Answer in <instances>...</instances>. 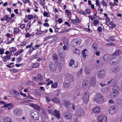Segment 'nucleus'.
<instances>
[{"label":"nucleus","mask_w":122,"mask_h":122,"mask_svg":"<svg viewBox=\"0 0 122 122\" xmlns=\"http://www.w3.org/2000/svg\"><path fill=\"white\" fill-rule=\"evenodd\" d=\"M87 50L86 49H84L82 51V56L83 57H84L86 56V53Z\"/></svg>","instance_id":"nucleus-30"},{"label":"nucleus","mask_w":122,"mask_h":122,"mask_svg":"<svg viewBox=\"0 0 122 122\" xmlns=\"http://www.w3.org/2000/svg\"><path fill=\"white\" fill-rule=\"evenodd\" d=\"M92 47L95 50H97V44L96 43H93L92 45Z\"/></svg>","instance_id":"nucleus-34"},{"label":"nucleus","mask_w":122,"mask_h":122,"mask_svg":"<svg viewBox=\"0 0 122 122\" xmlns=\"http://www.w3.org/2000/svg\"><path fill=\"white\" fill-rule=\"evenodd\" d=\"M89 96V93L88 92L86 91L84 92L83 95V102L84 103H87Z\"/></svg>","instance_id":"nucleus-2"},{"label":"nucleus","mask_w":122,"mask_h":122,"mask_svg":"<svg viewBox=\"0 0 122 122\" xmlns=\"http://www.w3.org/2000/svg\"><path fill=\"white\" fill-rule=\"evenodd\" d=\"M49 67L50 69L52 71H55L56 69V66L55 64L51 63L50 64Z\"/></svg>","instance_id":"nucleus-13"},{"label":"nucleus","mask_w":122,"mask_h":122,"mask_svg":"<svg viewBox=\"0 0 122 122\" xmlns=\"http://www.w3.org/2000/svg\"><path fill=\"white\" fill-rule=\"evenodd\" d=\"M97 120L99 122H106L107 118L106 116L101 115L99 116L98 117Z\"/></svg>","instance_id":"nucleus-4"},{"label":"nucleus","mask_w":122,"mask_h":122,"mask_svg":"<svg viewBox=\"0 0 122 122\" xmlns=\"http://www.w3.org/2000/svg\"><path fill=\"white\" fill-rule=\"evenodd\" d=\"M118 93V92L117 91L114 92H113L111 94V97L112 98L114 97Z\"/></svg>","instance_id":"nucleus-24"},{"label":"nucleus","mask_w":122,"mask_h":122,"mask_svg":"<svg viewBox=\"0 0 122 122\" xmlns=\"http://www.w3.org/2000/svg\"><path fill=\"white\" fill-rule=\"evenodd\" d=\"M38 63L37 62L35 63H32L31 65L32 67L33 68H36L38 67Z\"/></svg>","instance_id":"nucleus-27"},{"label":"nucleus","mask_w":122,"mask_h":122,"mask_svg":"<svg viewBox=\"0 0 122 122\" xmlns=\"http://www.w3.org/2000/svg\"><path fill=\"white\" fill-rule=\"evenodd\" d=\"M12 21V19L10 17H9L6 21L7 22H10Z\"/></svg>","instance_id":"nucleus-47"},{"label":"nucleus","mask_w":122,"mask_h":122,"mask_svg":"<svg viewBox=\"0 0 122 122\" xmlns=\"http://www.w3.org/2000/svg\"><path fill=\"white\" fill-rule=\"evenodd\" d=\"M20 27L21 29H23L25 28L24 25L22 24H20Z\"/></svg>","instance_id":"nucleus-55"},{"label":"nucleus","mask_w":122,"mask_h":122,"mask_svg":"<svg viewBox=\"0 0 122 122\" xmlns=\"http://www.w3.org/2000/svg\"><path fill=\"white\" fill-rule=\"evenodd\" d=\"M76 20H77V22H78V23H80V18L77 16L76 17Z\"/></svg>","instance_id":"nucleus-54"},{"label":"nucleus","mask_w":122,"mask_h":122,"mask_svg":"<svg viewBox=\"0 0 122 122\" xmlns=\"http://www.w3.org/2000/svg\"><path fill=\"white\" fill-rule=\"evenodd\" d=\"M75 105L73 103H71L70 107V108H71L72 107L73 110H74L75 109Z\"/></svg>","instance_id":"nucleus-39"},{"label":"nucleus","mask_w":122,"mask_h":122,"mask_svg":"<svg viewBox=\"0 0 122 122\" xmlns=\"http://www.w3.org/2000/svg\"><path fill=\"white\" fill-rule=\"evenodd\" d=\"M66 79L69 81L70 82H71L73 81V76L71 74H66Z\"/></svg>","instance_id":"nucleus-12"},{"label":"nucleus","mask_w":122,"mask_h":122,"mask_svg":"<svg viewBox=\"0 0 122 122\" xmlns=\"http://www.w3.org/2000/svg\"><path fill=\"white\" fill-rule=\"evenodd\" d=\"M53 101L55 103H59V102L58 99L56 97L53 98L52 99Z\"/></svg>","instance_id":"nucleus-26"},{"label":"nucleus","mask_w":122,"mask_h":122,"mask_svg":"<svg viewBox=\"0 0 122 122\" xmlns=\"http://www.w3.org/2000/svg\"><path fill=\"white\" fill-rule=\"evenodd\" d=\"M85 112L83 109H79L77 111L76 113V115L80 117L84 115Z\"/></svg>","instance_id":"nucleus-7"},{"label":"nucleus","mask_w":122,"mask_h":122,"mask_svg":"<svg viewBox=\"0 0 122 122\" xmlns=\"http://www.w3.org/2000/svg\"><path fill=\"white\" fill-rule=\"evenodd\" d=\"M94 100L97 103L101 104L103 102L104 98L101 94L97 93L95 95Z\"/></svg>","instance_id":"nucleus-1"},{"label":"nucleus","mask_w":122,"mask_h":122,"mask_svg":"<svg viewBox=\"0 0 122 122\" xmlns=\"http://www.w3.org/2000/svg\"><path fill=\"white\" fill-rule=\"evenodd\" d=\"M80 43L76 39H74L72 41L71 45L75 47L77 45H79Z\"/></svg>","instance_id":"nucleus-10"},{"label":"nucleus","mask_w":122,"mask_h":122,"mask_svg":"<svg viewBox=\"0 0 122 122\" xmlns=\"http://www.w3.org/2000/svg\"><path fill=\"white\" fill-rule=\"evenodd\" d=\"M20 32L18 28H16L14 29V33L16 34L19 33Z\"/></svg>","instance_id":"nucleus-31"},{"label":"nucleus","mask_w":122,"mask_h":122,"mask_svg":"<svg viewBox=\"0 0 122 122\" xmlns=\"http://www.w3.org/2000/svg\"><path fill=\"white\" fill-rule=\"evenodd\" d=\"M63 116L65 118L67 119H70L71 118V115L70 113L69 112H65L64 113Z\"/></svg>","instance_id":"nucleus-9"},{"label":"nucleus","mask_w":122,"mask_h":122,"mask_svg":"<svg viewBox=\"0 0 122 122\" xmlns=\"http://www.w3.org/2000/svg\"><path fill=\"white\" fill-rule=\"evenodd\" d=\"M90 83L92 85H95L96 84V80L94 77H91Z\"/></svg>","instance_id":"nucleus-16"},{"label":"nucleus","mask_w":122,"mask_h":122,"mask_svg":"<svg viewBox=\"0 0 122 122\" xmlns=\"http://www.w3.org/2000/svg\"><path fill=\"white\" fill-rule=\"evenodd\" d=\"M114 61L115 59L114 58L111 59L109 61V63L111 65L114 64L115 63Z\"/></svg>","instance_id":"nucleus-33"},{"label":"nucleus","mask_w":122,"mask_h":122,"mask_svg":"<svg viewBox=\"0 0 122 122\" xmlns=\"http://www.w3.org/2000/svg\"><path fill=\"white\" fill-rule=\"evenodd\" d=\"M3 58L4 59V61H6V60H10V56L8 55L4 57H3Z\"/></svg>","instance_id":"nucleus-35"},{"label":"nucleus","mask_w":122,"mask_h":122,"mask_svg":"<svg viewBox=\"0 0 122 122\" xmlns=\"http://www.w3.org/2000/svg\"><path fill=\"white\" fill-rule=\"evenodd\" d=\"M70 85V84L69 83H66V82H64L63 86L64 88H68Z\"/></svg>","instance_id":"nucleus-23"},{"label":"nucleus","mask_w":122,"mask_h":122,"mask_svg":"<svg viewBox=\"0 0 122 122\" xmlns=\"http://www.w3.org/2000/svg\"><path fill=\"white\" fill-rule=\"evenodd\" d=\"M37 78L40 81H42L43 80V76L40 74H38V75Z\"/></svg>","instance_id":"nucleus-29"},{"label":"nucleus","mask_w":122,"mask_h":122,"mask_svg":"<svg viewBox=\"0 0 122 122\" xmlns=\"http://www.w3.org/2000/svg\"><path fill=\"white\" fill-rule=\"evenodd\" d=\"M110 56L108 54L105 55L103 56V60L105 62L107 61L110 59Z\"/></svg>","instance_id":"nucleus-20"},{"label":"nucleus","mask_w":122,"mask_h":122,"mask_svg":"<svg viewBox=\"0 0 122 122\" xmlns=\"http://www.w3.org/2000/svg\"><path fill=\"white\" fill-rule=\"evenodd\" d=\"M5 20L7 21V19L9 17V16L8 15H6L5 16Z\"/></svg>","instance_id":"nucleus-61"},{"label":"nucleus","mask_w":122,"mask_h":122,"mask_svg":"<svg viewBox=\"0 0 122 122\" xmlns=\"http://www.w3.org/2000/svg\"><path fill=\"white\" fill-rule=\"evenodd\" d=\"M48 15V13L46 11H44L43 13V15L44 16H46Z\"/></svg>","instance_id":"nucleus-59"},{"label":"nucleus","mask_w":122,"mask_h":122,"mask_svg":"<svg viewBox=\"0 0 122 122\" xmlns=\"http://www.w3.org/2000/svg\"><path fill=\"white\" fill-rule=\"evenodd\" d=\"M30 116L34 120H37L39 118V114L36 112L35 111L30 114Z\"/></svg>","instance_id":"nucleus-3"},{"label":"nucleus","mask_w":122,"mask_h":122,"mask_svg":"<svg viewBox=\"0 0 122 122\" xmlns=\"http://www.w3.org/2000/svg\"><path fill=\"white\" fill-rule=\"evenodd\" d=\"M99 84L102 87H103L107 85V84H103L101 83H99Z\"/></svg>","instance_id":"nucleus-52"},{"label":"nucleus","mask_w":122,"mask_h":122,"mask_svg":"<svg viewBox=\"0 0 122 122\" xmlns=\"http://www.w3.org/2000/svg\"><path fill=\"white\" fill-rule=\"evenodd\" d=\"M97 74L99 77L103 78L105 75V71L104 70H102L98 72Z\"/></svg>","instance_id":"nucleus-8"},{"label":"nucleus","mask_w":122,"mask_h":122,"mask_svg":"<svg viewBox=\"0 0 122 122\" xmlns=\"http://www.w3.org/2000/svg\"><path fill=\"white\" fill-rule=\"evenodd\" d=\"M118 89V87L117 86H114L113 88V90H115V91H117V89Z\"/></svg>","instance_id":"nucleus-53"},{"label":"nucleus","mask_w":122,"mask_h":122,"mask_svg":"<svg viewBox=\"0 0 122 122\" xmlns=\"http://www.w3.org/2000/svg\"><path fill=\"white\" fill-rule=\"evenodd\" d=\"M108 102L109 103H110L113 104L114 103L113 100L112 99L109 100L108 101Z\"/></svg>","instance_id":"nucleus-60"},{"label":"nucleus","mask_w":122,"mask_h":122,"mask_svg":"<svg viewBox=\"0 0 122 122\" xmlns=\"http://www.w3.org/2000/svg\"><path fill=\"white\" fill-rule=\"evenodd\" d=\"M101 108L98 106L94 107L93 109V111L94 113H98L100 112Z\"/></svg>","instance_id":"nucleus-14"},{"label":"nucleus","mask_w":122,"mask_h":122,"mask_svg":"<svg viewBox=\"0 0 122 122\" xmlns=\"http://www.w3.org/2000/svg\"><path fill=\"white\" fill-rule=\"evenodd\" d=\"M48 112L51 114H52L54 112L53 109H48Z\"/></svg>","instance_id":"nucleus-43"},{"label":"nucleus","mask_w":122,"mask_h":122,"mask_svg":"<svg viewBox=\"0 0 122 122\" xmlns=\"http://www.w3.org/2000/svg\"><path fill=\"white\" fill-rule=\"evenodd\" d=\"M24 3H27L30 2L29 0H22Z\"/></svg>","instance_id":"nucleus-57"},{"label":"nucleus","mask_w":122,"mask_h":122,"mask_svg":"<svg viewBox=\"0 0 122 122\" xmlns=\"http://www.w3.org/2000/svg\"><path fill=\"white\" fill-rule=\"evenodd\" d=\"M54 113L56 117L58 119H59L60 117V114L59 111L55 110L54 111Z\"/></svg>","instance_id":"nucleus-17"},{"label":"nucleus","mask_w":122,"mask_h":122,"mask_svg":"<svg viewBox=\"0 0 122 122\" xmlns=\"http://www.w3.org/2000/svg\"><path fill=\"white\" fill-rule=\"evenodd\" d=\"M53 58L54 59L56 60L58 59V56L56 54H54L53 56Z\"/></svg>","instance_id":"nucleus-44"},{"label":"nucleus","mask_w":122,"mask_h":122,"mask_svg":"<svg viewBox=\"0 0 122 122\" xmlns=\"http://www.w3.org/2000/svg\"><path fill=\"white\" fill-rule=\"evenodd\" d=\"M44 32V31H41L39 30V31H38V32H37V33H36V34L37 35H39L40 34H42V33Z\"/></svg>","instance_id":"nucleus-49"},{"label":"nucleus","mask_w":122,"mask_h":122,"mask_svg":"<svg viewBox=\"0 0 122 122\" xmlns=\"http://www.w3.org/2000/svg\"><path fill=\"white\" fill-rule=\"evenodd\" d=\"M13 94L17 96H19V93L16 91L14 90L13 92Z\"/></svg>","instance_id":"nucleus-45"},{"label":"nucleus","mask_w":122,"mask_h":122,"mask_svg":"<svg viewBox=\"0 0 122 122\" xmlns=\"http://www.w3.org/2000/svg\"><path fill=\"white\" fill-rule=\"evenodd\" d=\"M117 69L116 67H114L112 68L111 69V72L113 73L116 72Z\"/></svg>","instance_id":"nucleus-32"},{"label":"nucleus","mask_w":122,"mask_h":122,"mask_svg":"<svg viewBox=\"0 0 122 122\" xmlns=\"http://www.w3.org/2000/svg\"><path fill=\"white\" fill-rule=\"evenodd\" d=\"M89 82L87 81H84L82 84V87L85 90L88 89L90 86Z\"/></svg>","instance_id":"nucleus-6"},{"label":"nucleus","mask_w":122,"mask_h":122,"mask_svg":"<svg viewBox=\"0 0 122 122\" xmlns=\"http://www.w3.org/2000/svg\"><path fill=\"white\" fill-rule=\"evenodd\" d=\"M69 64L70 66L73 67H76L78 66L77 62L75 63L74 60H72L70 61Z\"/></svg>","instance_id":"nucleus-11"},{"label":"nucleus","mask_w":122,"mask_h":122,"mask_svg":"<svg viewBox=\"0 0 122 122\" xmlns=\"http://www.w3.org/2000/svg\"><path fill=\"white\" fill-rule=\"evenodd\" d=\"M26 84L27 85H31L32 84V83L30 81H28L26 82Z\"/></svg>","instance_id":"nucleus-58"},{"label":"nucleus","mask_w":122,"mask_h":122,"mask_svg":"<svg viewBox=\"0 0 122 122\" xmlns=\"http://www.w3.org/2000/svg\"><path fill=\"white\" fill-rule=\"evenodd\" d=\"M22 112V110L20 109L17 108L14 110L13 113L15 115L19 116L21 115Z\"/></svg>","instance_id":"nucleus-5"},{"label":"nucleus","mask_w":122,"mask_h":122,"mask_svg":"<svg viewBox=\"0 0 122 122\" xmlns=\"http://www.w3.org/2000/svg\"><path fill=\"white\" fill-rule=\"evenodd\" d=\"M28 19L29 20H30L32 19L33 18V16L31 15H28Z\"/></svg>","instance_id":"nucleus-46"},{"label":"nucleus","mask_w":122,"mask_h":122,"mask_svg":"<svg viewBox=\"0 0 122 122\" xmlns=\"http://www.w3.org/2000/svg\"><path fill=\"white\" fill-rule=\"evenodd\" d=\"M60 60L62 61H63L65 60V56L62 54H61L60 55Z\"/></svg>","instance_id":"nucleus-28"},{"label":"nucleus","mask_w":122,"mask_h":122,"mask_svg":"<svg viewBox=\"0 0 122 122\" xmlns=\"http://www.w3.org/2000/svg\"><path fill=\"white\" fill-rule=\"evenodd\" d=\"M30 105L31 107L36 109L39 110L40 109V107L38 105L32 103L30 104Z\"/></svg>","instance_id":"nucleus-21"},{"label":"nucleus","mask_w":122,"mask_h":122,"mask_svg":"<svg viewBox=\"0 0 122 122\" xmlns=\"http://www.w3.org/2000/svg\"><path fill=\"white\" fill-rule=\"evenodd\" d=\"M100 52L99 51H96V54L97 56H98L100 55Z\"/></svg>","instance_id":"nucleus-63"},{"label":"nucleus","mask_w":122,"mask_h":122,"mask_svg":"<svg viewBox=\"0 0 122 122\" xmlns=\"http://www.w3.org/2000/svg\"><path fill=\"white\" fill-rule=\"evenodd\" d=\"M11 71L13 72H17V71L16 69H11Z\"/></svg>","instance_id":"nucleus-51"},{"label":"nucleus","mask_w":122,"mask_h":122,"mask_svg":"<svg viewBox=\"0 0 122 122\" xmlns=\"http://www.w3.org/2000/svg\"><path fill=\"white\" fill-rule=\"evenodd\" d=\"M3 122H12V121L10 118L5 117L3 118Z\"/></svg>","instance_id":"nucleus-18"},{"label":"nucleus","mask_w":122,"mask_h":122,"mask_svg":"<svg viewBox=\"0 0 122 122\" xmlns=\"http://www.w3.org/2000/svg\"><path fill=\"white\" fill-rule=\"evenodd\" d=\"M115 107L114 106H112L110 107L109 112L110 114H112L115 112Z\"/></svg>","instance_id":"nucleus-15"},{"label":"nucleus","mask_w":122,"mask_h":122,"mask_svg":"<svg viewBox=\"0 0 122 122\" xmlns=\"http://www.w3.org/2000/svg\"><path fill=\"white\" fill-rule=\"evenodd\" d=\"M51 87L54 88H56L57 86V83H54L51 85Z\"/></svg>","instance_id":"nucleus-37"},{"label":"nucleus","mask_w":122,"mask_h":122,"mask_svg":"<svg viewBox=\"0 0 122 122\" xmlns=\"http://www.w3.org/2000/svg\"><path fill=\"white\" fill-rule=\"evenodd\" d=\"M109 24L110 25H112V26L114 27H115L116 26V25L112 22L110 21L109 22Z\"/></svg>","instance_id":"nucleus-48"},{"label":"nucleus","mask_w":122,"mask_h":122,"mask_svg":"<svg viewBox=\"0 0 122 122\" xmlns=\"http://www.w3.org/2000/svg\"><path fill=\"white\" fill-rule=\"evenodd\" d=\"M98 21L96 20H95L94 21H93V24L94 25L96 26L97 25V24L98 23Z\"/></svg>","instance_id":"nucleus-41"},{"label":"nucleus","mask_w":122,"mask_h":122,"mask_svg":"<svg viewBox=\"0 0 122 122\" xmlns=\"http://www.w3.org/2000/svg\"><path fill=\"white\" fill-rule=\"evenodd\" d=\"M12 105V103H10L9 104H5L4 105V107L5 108H7L9 106H11Z\"/></svg>","instance_id":"nucleus-36"},{"label":"nucleus","mask_w":122,"mask_h":122,"mask_svg":"<svg viewBox=\"0 0 122 122\" xmlns=\"http://www.w3.org/2000/svg\"><path fill=\"white\" fill-rule=\"evenodd\" d=\"M30 27V23H28L27 24V26L26 28V30H27Z\"/></svg>","instance_id":"nucleus-40"},{"label":"nucleus","mask_w":122,"mask_h":122,"mask_svg":"<svg viewBox=\"0 0 122 122\" xmlns=\"http://www.w3.org/2000/svg\"><path fill=\"white\" fill-rule=\"evenodd\" d=\"M72 22L75 25H77L78 24L76 19L73 20H72Z\"/></svg>","instance_id":"nucleus-42"},{"label":"nucleus","mask_w":122,"mask_h":122,"mask_svg":"<svg viewBox=\"0 0 122 122\" xmlns=\"http://www.w3.org/2000/svg\"><path fill=\"white\" fill-rule=\"evenodd\" d=\"M121 52V51L120 50H116L114 53L113 54V56H116L119 55Z\"/></svg>","instance_id":"nucleus-25"},{"label":"nucleus","mask_w":122,"mask_h":122,"mask_svg":"<svg viewBox=\"0 0 122 122\" xmlns=\"http://www.w3.org/2000/svg\"><path fill=\"white\" fill-rule=\"evenodd\" d=\"M62 21V20L60 18L58 19V22L59 23H61Z\"/></svg>","instance_id":"nucleus-62"},{"label":"nucleus","mask_w":122,"mask_h":122,"mask_svg":"<svg viewBox=\"0 0 122 122\" xmlns=\"http://www.w3.org/2000/svg\"><path fill=\"white\" fill-rule=\"evenodd\" d=\"M63 42V44L65 45H67L68 44V41L67 39L66 38H65L64 39Z\"/></svg>","instance_id":"nucleus-38"},{"label":"nucleus","mask_w":122,"mask_h":122,"mask_svg":"<svg viewBox=\"0 0 122 122\" xmlns=\"http://www.w3.org/2000/svg\"><path fill=\"white\" fill-rule=\"evenodd\" d=\"M86 73L87 74H89L91 73V70L90 67H86L85 69Z\"/></svg>","instance_id":"nucleus-22"},{"label":"nucleus","mask_w":122,"mask_h":122,"mask_svg":"<svg viewBox=\"0 0 122 122\" xmlns=\"http://www.w3.org/2000/svg\"><path fill=\"white\" fill-rule=\"evenodd\" d=\"M53 82L52 81H49L47 83V86H48L50 84L52 83H53Z\"/></svg>","instance_id":"nucleus-56"},{"label":"nucleus","mask_w":122,"mask_h":122,"mask_svg":"<svg viewBox=\"0 0 122 122\" xmlns=\"http://www.w3.org/2000/svg\"><path fill=\"white\" fill-rule=\"evenodd\" d=\"M85 10L88 14H90L91 12L90 10L88 9H86Z\"/></svg>","instance_id":"nucleus-64"},{"label":"nucleus","mask_w":122,"mask_h":122,"mask_svg":"<svg viewBox=\"0 0 122 122\" xmlns=\"http://www.w3.org/2000/svg\"><path fill=\"white\" fill-rule=\"evenodd\" d=\"M71 103L69 101H66L65 102L64 104V106L65 107H66L68 109H69L70 108V105Z\"/></svg>","instance_id":"nucleus-19"},{"label":"nucleus","mask_w":122,"mask_h":122,"mask_svg":"<svg viewBox=\"0 0 122 122\" xmlns=\"http://www.w3.org/2000/svg\"><path fill=\"white\" fill-rule=\"evenodd\" d=\"M101 3L104 6H107V4H106L104 0H102V1Z\"/></svg>","instance_id":"nucleus-50"}]
</instances>
